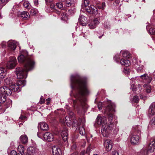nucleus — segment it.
I'll return each instance as SVG.
<instances>
[{
  "mask_svg": "<svg viewBox=\"0 0 155 155\" xmlns=\"http://www.w3.org/2000/svg\"><path fill=\"white\" fill-rule=\"evenodd\" d=\"M71 85L72 89L76 90L74 97L81 102H84L85 98L83 96L89 92L86 80L78 75H72L71 77Z\"/></svg>",
  "mask_w": 155,
  "mask_h": 155,
  "instance_id": "f257e3e1",
  "label": "nucleus"
},
{
  "mask_svg": "<svg viewBox=\"0 0 155 155\" xmlns=\"http://www.w3.org/2000/svg\"><path fill=\"white\" fill-rule=\"evenodd\" d=\"M18 59L19 62L23 64L24 67L23 68L18 67L15 69L17 78L19 79L26 78L28 72L34 68L35 62L32 59L22 55L19 56Z\"/></svg>",
  "mask_w": 155,
  "mask_h": 155,
  "instance_id": "f03ea898",
  "label": "nucleus"
},
{
  "mask_svg": "<svg viewBox=\"0 0 155 155\" xmlns=\"http://www.w3.org/2000/svg\"><path fill=\"white\" fill-rule=\"evenodd\" d=\"M114 111V106L111 104H108L106 108L105 113L108 115L109 122L107 125L106 124L103 128H102L101 132L104 137L107 136L114 127V125L112 120L113 116V114Z\"/></svg>",
  "mask_w": 155,
  "mask_h": 155,
  "instance_id": "7ed1b4c3",
  "label": "nucleus"
},
{
  "mask_svg": "<svg viewBox=\"0 0 155 155\" xmlns=\"http://www.w3.org/2000/svg\"><path fill=\"white\" fill-rule=\"evenodd\" d=\"M141 128L140 126L138 125H136L133 127L130 132V141L133 145H137L140 143Z\"/></svg>",
  "mask_w": 155,
  "mask_h": 155,
  "instance_id": "20e7f679",
  "label": "nucleus"
},
{
  "mask_svg": "<svg viewBox=\"0 0 155 155\" xmlns=\"http://www.w3.org/2000/svg\"><path fill=\"white\" fill-rule=\"evenodd\" d=\"M148 113L150 117L154 116L150 121V124L152 125H155V102L153 103L150 106Z\"/></svg>",
  "mask_w": 155,
  "mask_h": 155,
  "instance_id": "39448f33",
  "label": "nucleus"
},
{
  "mask_svg": "<svg viewBox=\"0 0 155 155\" xmlns=\"http://www.w3.org/2000/svg\"><path fill=\"white\" fill-rule=\"evenodd\" d=\"M96 122L97 124L102 126V128H103L107 124V119L104 116L98 114L96 118Z\"/></svg>",
  "mask_w": 155,
  "mask_h": 155,
  "instance_id": "423d86ee",
  "label": "nucleus"
},
{
  "mask_svg": "<svg viewBox=\"0 0 155 155\" xmlns=\"http://www.w3.org/2000/svg\"><path fill=\"white\" fill-rule=\"evenodd\" d=\"M64 124H66L68 127H70L71 125L74 124H74H76L77 121L76 120H74L72 117L66 116L65 118L64 121Z\"/></svg>",
  "mask_w": 155,
  "mask_h": 155,
  "instance_id": "0eeeda50",
  "label": "nucleus"
},
{
  "mask_svg": "<svg viewBox=\"0 0 155 155\" xmlns=\"http://www.w3.org/2000/svg\"><path fill=\"white\" fill-rule=\"evenodd\" d=\"M17 61L14 57H10L8 62L7 64V67L9 69L14 68L16 65Z\"/></svg>",
  "mask_w": 155,
  "mask_h": 155,
  "instance_id": "6e6552de",
  "label": "nucleus"
},
{
  "mask_svg": "<svg viewBox=\"0 0 155 155\" xmlns=\"http://www.w3.org/2000/svg\"><path fill=\"white\" fill-rule=\"evenodd\" d=\"M82 8L85 9L86 11L88 13L94 14L95 15L98 13L97 9L94 5H91L90 7L87 6Z\"/></svg>",
  "mask_w": 155,
  "mask_h": 155,
  "instance_id": "1a4fd4ad",
  "label": "nucleus"
},
{
  "mask_svg": "<svg viewBox=\"0 0 155 155\" xmlns=\"http://www.w3.org/2000/svg\"><path fill=\"white\" fill-rule=\"evenodd\" d=\"M0 93L5 95L10 96L12 92L9 87L7 86H4L0 88Z\"/></svg>",
  "mask_w": 155,
  "mask_h": 155,
  "instance_id": "9d476101",
  "label": "nucleus"
},
{
  "mask_svg": "<svg viewBox=\"0 0 155 155\" xmlns=\"http://www.w3.org/2000/svg\"><path fill=\"white\" fill-rule=\"evenodd\" d=\"M112 142L110 139L105 140L104 143V146L107 151H110L112 148Z\"/></svg>",
  "mask_w": 155,
  "mask_h": 155,
  "instance_id": "9b49d317",
  "label": "nucleus"
},
{
  "mask_svg": "<svg viewBox=\"0 0 155 155\" xmlns=\"http://www.w3.org/2000/svg\"><path fill=\"white\" fill-rule=\"evenodd\" d=\"M155 137L152 138L150 142L148 147V151L150 152H153L155 149Z\"/></svg>",
  "mask_w": 155,
  "mask_h": 155,
  "instance_id": "f8f14e48",
  "label": "nucleus"
},
{
  "mask_svg": "<svg viewBox=\"0 0 155 155\" xmlns=\"http://www.w3.org/2000/svg\"><path fill=\"white\" fill-rule=\"evenodd\" d=\"M43 136L45 140L49 142L53 141L54 139L53 134L48 132H46L43 135Z\"/></svg>",
  "mask_w": 155,
  "mask_h": 155,
  "instance_id": "ddd939ff",
  "label": "nucleus"
},
{
  "mask_svg": "<svg viewBox=\"0 0 155 155\" xmlns=\"http://www.w3.org/2000/svg\"><path fill=\"white\" fill-rule=\"evenodd\" d=\"M52 150L53 155H62L61 151L58 146H53L52 148Z\"/></svg>",
  "mask_w": 155,
  "mask_h": 155,
  "instance_id": "4468645a",
  "label": "nucleus"
},
{
  "mask_svg": "<svg viewBox=\"0 0 155 155\" xmlns=\"http://www.w3.org/2000/svg\"><path fill=\"white\" fill-rule=\"evenodd\" d=\"M60 133L64 141H66L67 140L68 135L67 129L66 128H64L63 130L60 131Z\"/></svg>",
  "mask_w": 155,
  "mask_h": 155,
  "instance_id": "2eb2a0df",
  "label": "nucleus"
},
{
  "mask_svg": "<svg viewBox=\"0 0 155 155\" xmlns=\"http://www.w3.org/2000/svg\"><path fill=\"white\" fill-rule=\"evenodd\" d=\"M79 21L81 24L83 26H85L87 24V18L83 15L80 16Z\"/></svg>",
  "mask_w": 155,
  "mask_h": 155,
  "instance_id": "dca6fc26",
  "label": "nucleus"
},
{
  "mask_svg": "<svg viewBox=\"0 0 155 155\" xmlns=\"http://www.w3.org/2000/svg\"><path fill=\"white\" fill-rule=\"evenodd\" d=\"M99 22L97 18H95L93 21H92L91 23L89 24V28L90 29H93L96 28L97 25H98Z\"/></svg>",
  "mask_w": 155,
  "mask_h": 155,
  "instance_id": "f3484780",
  "label": "nucleus"
},
{
  "mask_svg": "<svg viewBox=\"0 0 155 155\" xmlns=\"http://www.w3.org/2000/svg\"><path fill=\"white\" fill-rule=\"evenodd\" d=\"M10 90L13 91L19 92L21 91L20 87H19L17 84L12 83L10 86Z\"/></svg>",
  "mask_w": 155,
  "mask_h": 155,
  "instance_id": "a211bd4d",
  "label": "nucleus"
},
{
  "mask_svg": "<svg viewBox=\"0 0 155 155\" xmlns=\"http://www.w3.org/2000/svg\"><path fill=\"white\" fill-rule=\"evenodd\" d=\"M38 126L40 127L41 130L44 131H47L49 128L48 125L45 122L40 123Z\"/></svg>",
  "mask_w": 155,
  "mask_h": 155,
  "instance_id": "6ab92c4d",
  "label": "nucleus"
},
{
  "mask_svg": "<svg viewBox=\"0 0 155 155\" xmlns=\"http://www.w3.org/2000/svg\"><path fill=\"white\" fill-rule=\"evenodd\" d=\"M38 151V149L35 147H29L27 149L28 153L30 155L35 153Z\"/></svg>",
  "mask_w": 155,
  "mask_h": 155,
  "instance_id": "aec40b11",
  "label": "nucleus"
},
{
  "mask_svg": "<svg viewBox=\"0 0 155 155\" xmlns=\"http://www.w3.org/2000/svg\"><path fill=\"white\" fill-rule=\"evenodd\" d=\"M20 140L23 144H26L28 142V138L25 135H22L20 137Z\"/></svg>",
  "mask_w": 155,
  "mask_h": 155,
  "instance_id": "412c9836",
  "label": "nucleus"
},
{
  "mask_svg": "<svg viewBox=\"0 0 155 155\" xmlns=\"http://www.w3.org/2000/svg\"><path fill=\"white\" fill-rule=\"evenodd\" d=\"M6 74L5 69L3 67H0V78H4Z\"/></svg>",
  "mask_w": 155,
  "mask_h": 155,
  "instance_id": "4be33fe9",
  "label": "nucleus"
},
{
  "mask_svg": "<svg viewBox=\"0 0 155 155\" xmlns=\"http://www.w3.org/2000/svg\"><path fill=\"white\" fill-rule=\"evenodd\" d=\"M8 47L11 49L15 50L16 48V45L15 42L10 41L8 42Z\"/></svg>",
  "mask_w": 155,
  "mask_h": 155,
  "instance_id": "5701e85b",
  "label": "nucleus"
},
{
  "mask_svg": "<svg viewBox=\"0 0 155 155\" xmlns=\"http://www.w3.org/2000/svg\"><path fill=\"white\" fill-rule=\"evenodd\" d=\"M142 79H146V82L148 83H150L151 81V78L148 77L147 74H144L140 76Z\"/></svg>",
  "mask_w": 155,
  "mask_h": 155,
  "instance_id": "b1692460",
  "label": "nucleus"
},
{
  "mask_svg": "<svg viewBox=\"0 0 155 155\" xmlns=\"http://www.w3.org/2000/svg\"><path fill=\"white\" fill-rule=\"evenodd\" d=\"M120 63L122 65L128 66H129L130 62L128 60L122 58L120 61Z\"/></svg>",
  "mask_w": 155,
  "mask_h": 155,
  "instance_id": "393cba45",
  "label": "nucleus"
},
{
  "mask_svg": "<svg viewBox=\"0 0 155 155\" xmlns=\"http://www.w3.org/2000/svg\"><path fill=\"white\" fill-rule=\"evenodd\" d=\"M21 16L23 18L26 19L28 18H29V13L26 11H24L22 12L21 14Z\"/></svg>",
  "mask_w": 155,
  "mask_h": 155,
  "instance_id": "a878e982",
  "label": "nucleus"
},
{
  "mask_svg": "<svg viewBox=\"0 0 155 155\" xmlns=\"http://www.w3.org/2000/svg\"><path fill=\"white\" fill-rule=\"evenodd\" d=\"M22 2H23V5L25 8L28 9L31 8V5L29 2L27 1H23Z\"/></svg>",
  "mask_w": 155,
  "mask_h": 155,
  "instance_id": "bb28decb",
  "label": "nucleus"
},
{
  "mask_svg": "<svg viewBox=\"0 0 155 155\" xmlns=\"http://www.w3.org/2000/svg\"><path fill=\"white\" fill-rule=\"evenodd\" d=\"M18 150L21 155H23L24 153V148L21 145H19L18 147Z\"/></svg>",
  "mask_w": 155,
  "mask_h": 155,
  "instance_id": "cd10ccee",
  "label": "nucleus"
},
{
  "mask_svg": "<svg viewBox=\"0 0 155 155\" xmlns=\"http://www.w3.org/2000/svg\"><path fill=\"white\" fill-rule=\"evenodd\" d=\"M143 87L147 93H149L150 92L151 89L150 86L148 84H145L143 85Z\"/></svg>",
  "mask_w": 155,
  "mask_h": 155,
  "instance_id": "c85d7f7f",
  "label": "nucleus"
},
{
  "mask_svg": "<svg viewBox=\"0 0 155 155\" xmlns=\"http://www.w3.org/2000/svg\"><path fill=\"white\" fill-rule=\"evenodd\" d=\"M120 53L121 54L122 56L124 58H128L130 57V53L128 52L121 51Z\"/></svg>",
  "mask_w": 155,
  "mask_h": 155,
  "instance_id": "c756f323",
  "label": "nucleus"
},
{
  "mask_svg": "<svg viewBox=\"0 0 155 155\" xmlns=\"http://www.w3.org/2000/svg\"><path fill=\"white\" fill-rule=\"evenodd\" d=\"M17 84L19 87L20 86L23 87L25 85L26 82L24 80H18Z\"/></svg>",
  "mask_w": 155,
  "mask_h": 155,
  "instance_id": "7c9ffc66",
  "label": "nucleus"
},
{
  "mask_svg": "<svg viewBox=\"0 0 155 155\" xmlns=\"http://www.w3.org/2000/svg\"><path fill=\"white\" fill-rule=\"evenodd\" d=\"M6 95L0 93V103H3L6 100Z\"/></svg>",
  "mask_w": 155,
  "mask_h": 155,
  "instance_id": "2f4dec72",
  "label": "nucleus"
},
{
  "mask_svg": "<svg viewBox=\"0 0 155 155\" xmlns=\"http://www.w3.org/2000/svg\"><path fill=\"white\" fill-rule=\"evenodd\" d=\"M148 150H146V148H143L140 151L141 155H147L148 152Z\"/></svg>",
  "mask_w": 155,
  "mask_h": 155,
  "instance_id": "473e14b6",
  "label": "nucleus"
},
{
  "mask_svg": "<svg viewBox=\"0 0 155 155\" xmlns=\"http://www.w3.org/2000/svg\"><path fill=\"white\" fill-rule=\"evenodd\" d=\"M20 55H22L25 56V57H27V56L28 55V52L25 50H22L20 51Z\"/></svg>",
  "mask_w": 155,
  "mask_h": 155,
  "instance_id": "72a5a7b5",
  "label": "nucleus"
},
{
  "mask_svg": "<svg viewBox=\"0 0 155 155\" xmlns=\"http://www.w3.org/2000/svg\"><path fill=\"white\" fill-rule=\"evenodd\" d=\"M65 3L66 6L67 7H69L73 4L71 0H65Z\"/></svg>",
  "mask_w": 155,
  "mask_h": 155,
  "instance_id": "f704fd0d",
  "label": "nucleus"
},
{
  "mask_svg": "<svg viewBox=\"0 0 155 155\" xmlns=\"http://www.w3.org/2000/svg\"><path fill=\"white\" fill-rule=\"evenodd\" d=\"M89 4L88 0H83V2L82 4V7L87 6Z\"/></svg>",
  "mask_w": 155,
  "mask_h": 155,
  "instance_id": "c9c22d12",
  "label": "nucleus"
},
{
  "mask_svg": "<svg viewBox=\"0 0 155 155\" xmlns=\"http://www.w3.org/2000/svg\"><path fill=\"white\" fill-rule=\"evenodd\" d=\"M67 19V17L66 13H62L61 15V19L62 20L66 21Z\"/></svg>",
  "mask_w": 155,
  "mask_h": 155,
  "instance_id": "e433bc0d",
  "label": "nucleus"
},
{
  "mask_svg": "<svg viewBox=\"0 0 155 155\" xmlns=\"http://www.w3.org/2000/svg\"><path fill=\"white\" fill-rule=\"evenodd\" d=\"M79 130L80 133L81 135H84L85 134V132L83 127H82L81 128H80Z\"/></svg>",
  "mask_w": 155,
  "mask_h": 155,
  "instance_id": "4c0bfd02",
  "label": "nucleus"
},
{
  "mask_svg": "<svg viewBox=\"0 0 155 155\" xmlns=\"http://www.w3.org/2000/svg\"><path fill=\"white\" fill-rule=\"evenodd\" d=\"M8 2V1H7V0H0V5L1 7H3Z\"/></svg>",
  "mask_w": 155,
  "mask_h": 155,
  "instance_id": "58836bf2",
  "label": "nucleus"
},
{
  "mask_svg": "<svg viewBox=\"0 0 155 155\" xmlns=\"http://www.w3.org/2000/svg\"><path fill=\"white\" fill-rule=\"evenodd\" d=\"M30 12L31 14L32 15H35L38 12V10L37 9L33 8L31 10Z\"/></svg>",
  "mask_w": 155,
  "mask_h": 155,
  "instance_id": "ea45409f",
  "label": "nucleus"
},
{
  "mask_svg": "<svg viewBox=\"0 0 155 155\" xmlns=\"http://www.w3.org/2000/svg\"><path fill=\"white\" fill-rule=\"evenodd\" d=\"M10 79L9 78H7L5 79L4 81L5 85H10Z\"/></svg>",
  "mask_w": 155,
  "mask_h": 155,
  "instance_id": "a19ab883",
  "label": "nucleus"
},
{
  "mask_svg": "<svg viewBox=\"0 0 155 155\" xmlns=\"http://www.w3.org/2000/svg\"><path fill=\"white\" fill-rule=\"evenodd\" d=\"M56 5L58 8L60 9L62 8L63 7V4L61 2L57 3Z\"/></svg>",
  "mask_w": 155,
  "mask_h": 155,
  "instance_id": "79ce46f5",
  "label": "nucleus"
},
{
  "mask_svg": "<svg viewBox=\"0 0 155 155\" xmlns=\"http://www.w3.org/2000/svg\"><path fill=\"white\" fill-rule=\"evenodd\" d=\"M105 6V4L104 2L102 3L100 5V6H98L100 9H104Z\"/></svg>",
  "mask_w": 155,
  "mask_h": 155,
  "instance_id": "37998d69",
  "label": "nucleus"
},
{
  "mask_svg": "<svg viewBox=\"0 0 155 155\" xmlns=\"http://www.w3.org/2000/svg\"><path fill=\"white\" fill-rule=\"evenodd\" d=\"M139 100V99L138 97L137 96H135L134 97L133 99V101L135 103H137Z\"/></svg>",
  "mask_w": 155,
  "mask_h": 155,
  "instance_id": "c03bdc74",
  "label": "nucleus"
},
{
  "mask_svg": "<svg viewBox=\"0 0 155 155\" xmlns=\"http://www.w3.org/2000/svg\"><path fill=\"white\" fill-rule=\"evenodd\" d=\"M79 122H80L81 124H82V127H83V125H84L85 122V119L84 118H83L82 119H80L79 120Z\"/></svg>",
  "mask_w": 155,
  "mask_h": 155,
  "instance_id": "a18cd8bd",
  "label": "nucleus"
},
{
  "mask_svg": "<svg viewBox=\"0 0 155 155\" xmlns=\"http://www.w3.org/2000/svg\"><path fill=\"white\" fill-rule=\"evenodd\" d=\"M97 107L99 110H101L102 108V103L101 102H99L97 104Z\"/></svg>",
  "mask_w": 155,
  "mask_h": 155,
  "instance_id": "49530a36",
  "label": "nucleus"
},
{
  "mask_svg": "<svg viewBox=\"0 0 155 155\" xmlns=\"http://www.w3.org/2000/svg\"><path fill=\"white\" fill-rule=\"evenodd\" d=\"M6 45V42L5 41H3L1 44V46L2 48H5V47Z\"/></svg>",
  "mask_w": 155,
  "mask_h": 155,
  "instance_id": "de8ad7c7",
  "label": "nucleus"
},
{
  "mask_svg": "<svg viewBox=\"0 0 155 155\" xmlns=\"http://www.w3.org/2000/svg\"><path fill=\"white\" fill-rule=\"evenodd\" d=\"M150 32L152 34H155V29L150 28Z\"/></svg>",
  "mask_w": 155,
  "mask_h": 155,
  "instance_id": "09e8293b",
  "label": "nucleus"
},
{
  "mask_svg": "<svg viewBox=\"0 0 155 155\" xmlns=\"http://www.w3.org/2000/svg\"><path fill=\"white\" fill-rule=\"evenodd\" d=\"M50 5V8L52 9H55V5L54 3H53V2L52 3H51L50 4H49Z\"/></svg>",
  "mask_w": 155,
  "mask_h": 155,
  "instance_id": "8fccbe9b",
  "label": "nucleus"
},
{
  "mask_svg": "<svg viewBox=\"0 0 155 155\" xmlns=\"http://www.w3.org/2000/svg\"><path fill=\"white\" fill-rule=\"evenodd\" d=\"M124 72L125 73L128 74L129 73V70L127 68H124Z\"/></svg>",
  "mask_w": 155,
  "mask_h": 155,
  "instance_id": "3c124183",
  "label": "nucleus"
},
{
  "mask_svg": "<svg viewBox=\"0 0 155 155\" xmlns=\"http://www.w3.org/2000/svg\"><path fill=\"white\" fill-rule=\"evenodd\" d=\"M54 0H45L46 3L47 5L50 4L51 3H52Z\"/></svg>",
  "mask_w": 155,
  "mask_h": 155,
  "instance_id": "603ef678",
  "label": "nucleus"
},
{
  "mask_svg": "<svg viewBox=\"0 0 155 155\" xmlns=\"http://www.w3.org/2000/svg\"><path fill=\"white\" fill-rule=\"evenodd\" d=\"M10 155H17V152L15 150H12L11 152Z\"/></svg>",
  "mask_w": 155,
  "mask_h": 155,
  "instance_id": "864d4df0",
  "label": "nucleus"
},
{
  "mask_svg": "<svg viewBox=\"0 0 155 155\" xmlns=\"http://www.w3.org/2000/svg\"><path fill=\"white\" fill-rule=\"evenodd\" d=\"M112 155H119V153L117 151H114L112 152Z\"/></svg>",
  "mask_w": 155,
  "mask_h": 155,
  "instance_id": "5fc2aeb1",
  "label": "nucleus"
},
{
  "mask_svg": "<svg viewBox=\"0 0 155 155\" xmlns=\"http://www.w3.org/2000/svg\"><path fill=\"white\" fill-rule=\"evenodd\" d=\"M137 69L138 72H140L142 70V68L141 67H139Z\"/></svg>",
  "mask_w": 155,
  "mask_h": 155,
  "instance_id": "6e6d98bb",
  "label": "nucleus"
},
{
  "mask_svg": "<svg viewBox=\"0 0 155 155\" xmlns=\"http://www.w3.org/2000/svg\"><path fill=\"white\" fill-rule=\"evenodd\" d=\"M26 117L24 116L21 115L19 119L21 120H24L26 118Z\"/></svg>",
  "mask_w": 155,
  "mask_h": 155,
  "instance_id": "4d7b16f0",
  "label": "nucleus"
},
{
  "mask_svg": "<svg viewBox=\"0 0 155 155\" xmlns=\"http://www.w3.org/2000/svg\"><path fill=\"white\" fill-rule=\"evenodd\" d=\"M76 145L75 144H74L73 145H72L71 147V149H74L76 148Z\"/></svg>",
  "mask_w": 155,
  "mask_h": 155,
  "instance_id": "13d9d810",
  "label": "nucleus"
},
{
  "mask_svg": "<svg viewBox=\"0 0 155 155\" xmlns=\"http://www.w3.org/2000/svg\"><path fill=\"white\" fill-rule=\"evenodd\" d=\"M35 5H37L38 4V0H35L34 2Z\"/></svg>",
  "mask_w": 155,
  "mask_h": 155,
  "instance_id": "bf43d9fd",
  "label": "nucleus"
},
{
  "mask_svg": "<svg viewBox=\"0 0 155 155\" xmlns=\"http://www.w3.org/2000/svg\"><path fill=\"white\" fill-rule=\"evenodd\" d=\"M39 138H41V133L40 132H38L37 134Z\"/></svg>",
  "mask_w": 155,
  "mask_h": 155,
  "instance_id": "052dcab7",
  "label": "nucleus"
},
{
  "mask_svg": "<svg viewBox=\"0 0 155 155\" xmlns=\"http://www.w3.org/2000/svg\"><path fill=\"white\" fill-rule=\"evenodd\" d=\"M85 153V151H82L80 153V155H84Z\"/></svg>",
  "mask_w": 155,
  "mask_h": 155,
  "instance_id": "680f3d73",
  "label": "nucleus"
},
{
  "mask_svg": "<svg viewBox=\"0 0 155 155\" xmlns=\"http://www.w3.org/2000/svg\"><path fill=\"white\" fill-rule=\"evenodd\" d=\"M132 89L133 91H136V89H135L134 88H133L132 87Z\"/></svg>",
  "mask_w": 155,
  "mask_h": 155,
  "instance_id": "e2e57ef3",
  "label": "nucleus"
},
{
  "mask_svg": "<svg viewBox=\"0 0 155 155\" xmlns=\"http://www.w3.org/2000/svg\"><path fill=\"white\" fill-rule=\"evenodd\" d=\"M90 150V147H88L87 149L86 152H87V151H89Z\"/></svg>",
  "mask_w": 155,
  "mask_h": 155,
  "instance_id": "0e129e2a",
  "label": "nucleus"
},
{
  "mask_svg": "<svg viewBox=\"0 0 155 155\" xmlns=\"http://www.w3.org/2000/svg\"><path fill=\"white\" fill-rule=\"evenodd\" d=\"M77 101L76 100H75L73 101L74 103V104L76 103H77Z\"/></svg>",
  "mask_w": 155,
  "mask_h": 155,
  "instance_id": "69168bd1",
  "label": "nucleus"
},
{
  "mask_svg": "<svg viewBox=\"0 0 155 155\" xmlns=\"http://www.w3.org/2000/svg\"><path fill=\"white\" fill-rule=\"evenodd\" d=\"M50 100H51V99H50V98H48L47 99V101H50Z\"/></svg>",
  "mask_w": 155,
  "mask_h": 155,
  "instance_id": "338daca9",
  "label": "nucleus"
},
{
  "mask_svg": "<svg viewBox=\"0 0 155 155\" xmlns=\"http://www.w3.org/2000/svg\"><path fill=\"white\" fill-rule=\"evenodd\" d=\"M50 103L49 101L48 102H47L46 104H47V105H48Z\"/></svg>",
  "mask_w": 155,
  "mask_h": 155,
  "instance_id": "774afa93",
  "label": "nucleus"
}]
</instances>
